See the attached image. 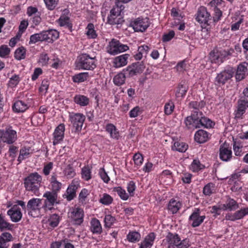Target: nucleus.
<instances>
[{
    "instance_id": "obj_1",
    "label": "nucleus",
    "mask_w": 248,
    "mask_h": 248,
    "mask_svg": "<svg viewBox=\"0 0 248 248\" xmlns=\"http://www.w3.org/2000/svg\"><path fill=\"white\" fill-rule=\"evenodd\" d=\"M185 122L188 128H211L215 125V123L210 119L203 116L201 111H194L191 116L186 118Z\"/></svg>"
},
{
    "instance_id": "obj_2",
    "label": "nucleus",
    "mask_w": 248,
    "mask_h": 248,
    "mask_svg": "<svg viewBox=\"0 0 248 248\" xmlns=\"http://www.w3.org/2000/svg\"><path fill=\"white\" fill-rule=\"evenodd\" d=\"M42 176L37 172L30 174L24 179V184L26 189L35 193L41 186Z\"/></svg>"
},
{
    "instance_id": "obj_3",
    "label": "nucleus",
    "mask_w": 248,
    "mask_h": 248,
    "mask_svg": "<svg viewBox=\"0 0 248 248\" xmlns=\"http://www.w3.org/2000/svg\"><path fill=\"white\" fill-rule=\"evenodd\" d=\"M168 248H187L190 246L189 241L186 239L181 241L176 233L169 232L166 236Z\"/></svg>"
},
{
    "instance_id": "obj_4",
    "label": "nucleus",
    "mask_w": 248,
    "mask_h": 248,
    "mask_svg": "<svg viewBox=\"0 0 248 248\" xmlns=\"http://www.w3.org/2000/svg\"><path fill=\"white\" fill-rule=\"evenodd\" d=\"M77 67L79 69L85 70L93 69L96 67L94 58L86 54H83L79 57Z\"/></svg>"
},
{
    "instance_id": "obj_5",
    "label": "nucleus",
    "mask_w": 248,
    "mask_h": 248,
    "mask_svg": "<svg viewBox=\"0 0 248 248\" xmlns=\"http://www.w3.org/2000/svg\"><path fill=\"white\" fill-rule=\"evenodd\" d=\"M42 200L38 198H32L30 200L27 204V210L29 215L35 217L39 216L41 210Z\"/></svg>"
},
{
    "instance_id": "obj_6",
    "label": "nucleus",
    "mask_w": 248,
    "mask_h": 248,
    "mask_svg": "<svg viewBox=\"0 0 248 248\" xmlns=\"http://www.w3.org/2000/svg\"><path fill=\"white\" fill-rule=\"evenodd\" d=\"M211 19V16L209 13L207 11L206 7L201 6L199 8L196 20L200 24H203L206 27V25H208V21Z\"/></svg>"
},
{
    "instance_id": "obj_7",
    "label": "nucleus",
    "mask_w": 248,
    "mask_h": 248,
    "mask_svg": "<svg viewBox=\"0 0 248 248\" xmlns=\"http://www.w3.org/2000/svg\"><path fill=\"white\" fill-rule=\"evenodd\" d=\"M0 132L1 133L0 139L3 142L12 144L16 139V132L11 127L6 128L5 130H0Z\"/></svg>"
},
{
    "instance_id": "obj_8",
    "label": "nucleus",
    "mask_w": 248,
    "mask_h": 248,
    "mask_svg": "<svg viewBox=\"0 0 248 248\" xmlns=\"http://www.w3.org/2000/svg\"><path fill=\"white\" fill-rule=\"evenodd\" d=\"M143 62L133 63L123 70V72H127L128 76L131 77L138 74L141 73L145 69Z\"/></svg>"
},
{
    "instance_id": "obj_9",
    "label": "nucleus",
    "mask_w": 248,
    "mask_h": 248,
    "mask_svg": "<svg viewBox=\"0 0 248 248\" xmlns=\"http://www.w3.org/2000/svg\"><path fill=\"white\" fill-rule=\"evenodd\" d=\"M233 74L234 71L232 68L225 69L217 74L216 78V82L218 85H224L228 80L233 77Z\"/></svg>"
},
{
    "instance_id": "obj_10",
    "label": "nucleus",
    "mask_w": 248,
    "mask_h": 248,
    "mask_svg": "<svg viewBox=\"0 0 248 248\" xmlns=\"http://www.w3.org/2000/svg\"><path fill=\"white\" fill-rule=\"evenodd\" d=\"M231 54L229 50L225 49L217 50L216 52L214 50L210 52V59L212 62L221 63L223 62V59Z\"/></svg>"
},
{
    "instance_id": "obj_11",
    "label": "nucleus",
    "mask_w": 248,
    "mask_h": 248,
    "mask_svg": "<svg viewBox=\"0 0 248 248\" xmlns=\"http://www.w3.org/2000/svg\"><path fill=\"white\" fill-rule=\"evenodd\" d=\"M70 119L73 127L75 128V132L80 131L85 121V116L80 113H76L70 115Z\"/></svg>"
},
{
    "instance_id": "obj_12",
    "label": "nucleus",
    "mask_w": 248,
    "mask_h": 248,
    "mask_svg": "<svg viewBox=\"0 0 248 248\" xmlns=\"http://www.w3.org/2000/svg\"><path fill=\"white\" fill-rule=\"evenodd\" d=\"M68 217L76 225H80L83 221L84 212L82 209L76 208L68 213Z\"/></svg>"
},
{
    "instance_id": "obj_13",
    "label": "nucleus",
    "mask_w": 248,
    "mask_h": 248,
    "mask_svg": "<svg viewBox=\"0 0 248 248\" xmlns=\"http://www.w3.org/2000/svg\"><path fill=\"white\" fill-rule=\"evenodd\" d=\"M131 26L135 31L143 32L149 27L148 19L138 18L131 23Z\"/></svg>"
},
{
    "instance_id": "obj_14",
    "label": "nucleus",
    "mask_w": 248,
    "mask_h": 248,
    "mask_svg": "<svg viewBox=\"0 0 248 248\" xmlns=\"http://www.w3.org/2000/svg\"><path fill=\"white\" fill-rule=\"evenodd\" d=\"M46 198L44 207L51 209L55 203L57 199L58 195L55 191H47L43 195Z\"/></svg>"
},
{
    "instance_id": "obj_15",
    "label": "nucleus",
    "mask_w": 248,
    "mask_h": 248,
    "mask_svg": "<svg viewBox=\"0 0 248 248\" xmlns=\"http://www.w3.org/2000/svg\"><path fill=\"white\" fill-rule=\"evenodd\" d=\"M113 40L110 46L109 53L113 55L125 51L128 49L127 45L121 44L119 41H114Z\"/></svg>"
},
{
    "instance_id": "obj_16",
    "label": "nucleus",
    "mask_w": 248,
    "mask_h": 248,
    "mask_svg": "<svg viewBox=\"0 0 248 248\" xmlns=\"http://www.w3.org/2000/svg\"><path fill=\"white\" fill-rule=\"evenodd\" d=\"M205 218V216H201L200 215V209L197 208L189 217V220L192 221L191 226L193 227H196L203 222Z\"/></svg>"
},
{
    "instance_id": "obj_17",
    "label": "nucleus",
    "mask_w": 248,
    "mask_h": 248,
    "mask_svg": "<svg viewBox=\"0 0 248 248\" xmlns=\"http://www.w3.org/2000/svg\"><path fill=\"white\" fill-rule=\"evenodd\" d=\"M65 126L64 124H60L55 129L53 133L54 140L53 143L54 145L58 144L61 141H62L64 137V132Z\"/></svg>"
},
{
    "instance_id": "obj_18",
    "label": "nucleus",
    "mask_w": 248,
    "mask_h": 248,
    "mask_svg": "<svg viewBox=\"0 0 248 248\" xmlns=\"http://www.w3.org/2000/svg\"><path fill=\"white\" fill-rule=\"evenodd\" d=\"M7 214L10 217L12 221L17 222L21 220L22 214L20 209L17 207L16 205H14L7 212Z\"/></svg>"
},
{
    "instance_id": "obj_19",
    "label": "nucleus",
    "mask_w": 248,
    "mask_h": 248,
    "mask_svg": "<svg viewBox=\"0 0 248 248\" xmlns=\"http://www.w3.org/2000/svg\"><path fill=\"white\" fill-rule=\"evenodd\" d=\"M129 56V54H125L115 58L114 60V67L118 68L125 65L127 63V59Z\"/></svg>"
},
{
    "instance_id": "obj_20",
    "label": "nucleus",
    "mask_w": 248,
    "mask_h": 248,
    "mask_svg": "<svg viewBox=\"0 0 248 248\" xmlns=\"http://www.w3.org/2000/svg\"><path fill=\"white\" fill-rule=\"evenodd\" d=\"M209 134L203 130H199L195 134V140L197 142L202 143L207 141L209 139Z\"/></svg>"
},
{
    "instance_id": "obj_21",
    "label": "nucleus",
    "mask_w": 248,
    "mask_h": 248,
    "mask_svg": "<svg viewBox=\"0 0 248 248\" xmlns=\"http://www.w3.org/2000/svg\"><path fill=\"white\" fill-rule=\"evenodd\" d=\"M232 151L224 146H220L219 148L220 158L224 161H229L232 157Z\"/></svg>"
},
{
    "instance_id": "obj_22",
    "label": "nucleus",
    "mask_w": 248,
    "mask_h": 248,
    "mask_svg": "<svg viewBox=\"0 0 248 248\" xmlns=\"http://www.w3.org/2000/svg\"><path fill=\"white\" fill-rule=\"evenodd\" d=\"M12 238V235L9 232H3L0 235V248H8V243L11 241Z\"/></svg>"
},
{
    "instance_id": "obj_23",
    "label": "nucleus",
    "mask_w": 248,
    "mask_h": 248,
    "mask_svg": "<svg viewBox=\"0 0 248 248\" xmlns=\"http://www.w3.org/2000/svg\"><path fill=\"white\" fill-rule=\"evenodd\" d=\"M247 71V67L245 63L240 64L237 67L235 75V78L237 81H240L244 79L245 77V73Z\"/></svg>"
},
{
    "instance_id": "obj_24",
    "label": "nucleus",
    "mask_w": 248,
    "mask_h": 248,
    "mask_svg": "<svg viewBox=\"0 0 248 248\" xmlns=\"http://www.w3.org/2000/svg\"><path fill=\"white\" fill-rule=\"evenodd\" d=\"M90 229L93 233L100 234L102 232V227L100 221L95 218L91 220Z\"/></svg>"
},
{
    "instance_id": "obj_25",
    "label": "nucleus",
    "mask_w": 248,
    "mask_h": 248,
    "mask_svg": "<svg viewBox=\"0 0 248 248\" xmlns=\"http://www.w3.org/2000/svg\"><path fill=\"white\" fill-rule=\"evenodd\" d=\"M155 239V234L154 232L150 233L145 238L144 241L141 244L140 248H150L153 245Z\"/></svg>"
},
{
    "instance_id": "obj_26",
    "label": "nucleus",
    "mask_w": 248,
    "mask_h": 248,
    "mask_svg": "<svg viewBox=\"0 0 248 248\" xmlns=\"http://www.w3.org/2000/svg\"><path fill=\"white\" fill-rule=\"evenodd\" d=\"M120 2H117L116 5L114 6L110 11V15L108 16L110 18V22L113 23L114 16H121V13L123 9H121L122 5H120Z\"/></svg>"
},
{
    "instance_id": "obj_27",
    "label": "nucleus",
    "mask_w": 248,
    "mask_h": 248,
    "mask_svg": "<svg viewBox=\"0 0 248 248\" xmlns=\"http://www.w3.org/2000/svg\"><path fill=\"white\" fill-rule=\"evenodd\" d=\"M27 108V104L20 100L16 101L13 106V109L16 112H23Z\"/></svg>"
},
{
    "instance_id": "obj_28",
    "label": "nucleus",
    "mask_w": 248,
    "mask_h": 248,
    "mask_svg": "<svg viewBox=\"0 0 248 248\" xmlns=\"http://www.w3.org/2000/svg\"><path fill=\"white\" fill-rule=\"evenodd\" d=\"M225 210L228 209L230 211L234 210L239 207L238 204L233 199L228 198L225 204L223 205Z\"/></svg>"
},
{
    "instance_id": "obj_29",
    "label": "nucleus",
    "mask_w": 248,
    "mask_h": 248,
    "mask_svg": "<svg viewBox=\"0 0 248 248\" xmlns=\"http://www.w3.org/2000/svg\"><path fill=\"white\" fill-rule=\"evenodd\" d=\"M77 188L78 186L73 185V183L68 186L66 193V198L68 201L73 200L76 196V192Z\"/></svg>"
},
{
    "instance_id": "obj_30",
    "label": "nucleus",
    "mask_w": 248,
    "mask_h": 248,
    "mask_svg": "<svg viewBox=\"0 0 248 248\" xmlns=\"http://www.w3.org/2000/svg\"><path fill=\"white\" fill-rule=\"evenodd\" d=\"M106 130L109 133L111 138L118 139L119 137V132L117 131L116 127L111 124H108L106 126Z\"/></svg>"
},
{
    "instance_id": "obj_31",
    "label": "nucleus",
    "mask_w": 248,
    "mask_h": 248,
    "mask_svg": "<svg viewBox=\"0 0 248 248\" xmlns=\"http://www.w3.org/2000/svg\"><path fill=\"white\" fill-rule=\"evenodd\" d=\"M126 75L128 76L127 72L120 73L116 75L113 78L114 84L117 86L123 84L125 82Z\"/></svg>"
},
{
    "instance_id": "obj_32",
    "label": "nucleus",
    "mask_w": 248,
    "mask_h": 248,
    "mask_svg": "<svg viewBox=\"0 0 248 248\" xmlns=\"http://www.w3.org/2000/svg\"><path fill=\"white\" fill-rule=\"evenodd\" d=\"M74 101L81 106H85L89 104V99L84 95H77L74 97Z\"/></svg>"
},
{
    "instance_id": "obj_33",
    "label": "nucleus",
    "mask_w": 248,
    "mask_h": 248,
    "mask_svg": "<svg viewBox=\"0 0 248 248\" xmlns=\"http://www.w3.org/2000/svg\"><path fill=\"white\" fill-rule=\"evenodd\" d=\"M248 107V101L245 100H240L238 102V107L236 113V117H238L242 115L245 111L246 109Z\"/></svg>"
},
{
    "instance_id": "obj_34",
    "label": "nucleus",
    "mask_w": 248,
    "mask_h": 248,
    "mask_svg": "<svg viewBox=\"0 0 248 248\" xmlns=\"http://www.w3.org/2000/svg\"><path fill=\"white\" fill-rule=\"evenodd\" d=\"M188 86L185 82L183 84H179L175 94L176 97H183L185 95Z\"/></svg>"
},
{
    "instance_id": "obj_35",
    "label": "nucleus",
    "mask_w": 248,
    "mask_h": 248,
    "mask_svg": "<svg viewBox=\"0 0 248 248\" xmlns=\"http://www.w3.org/2000/svg\"><path fill=\"white\" fill-rule=\"evenodd\" d=\"M188 145L184 142L175 141L172 149L180 152H185L187 149Z\"/></svg>"
},
{
    "instance_id": "obj_36",
    "label": "nucleus",
    "mask_w": 248,
    "mask_h": 248,
    "mask_svg": "<svg viewBox=\"0 0 248 248\" xmlns=\"http://www.w3.org/2000/svg\"><path fill=\"white\" fill-rule=\"evenodd\" d=\"M181 203L175 200H171L168 204V209L173 214L176 213L179 209Z\"/></svg>"
},
{
    "instance_id": "obj_37",
    "label": "nucleus",
    "mask_w": 248,
    "mask_h": 248,
    "mask_svg": "<svg viewBox=\"0 0 248 248\" xmlns=\"http://www.w3.org/2000/svg\"><path fill=\"white\" fill-rule=\"evenodd\" d=\"M50 183L52 186V191H55L57 193L61 189L62 184L57 181L56 176L54 175H52Z\"/></svg>"
},
{
    "instance_id": "obj_38",
    "label": "nucleus",
    "mask_w": 248,
    "mask_h": 248,
    "mask_svg": "<svg viewBox=\"0 0 248 248\" xmlns=\"http://www.w3.org/2000/svg\"><path fill=\"white\" fill-rule=\"evenodd\" d=\"M26 49L23 46L18 48L15 52V58L18 60L25 58Z\"/></svg>"
},
{
    "instance_id": "obj_39",
    "label": "nucleus",
    "mask_w": 248,
    "mask_h": 248,
    "mask_svg": "<svg viewBox=\"0 0 248 248\" xmlns=\"http://www.w3.org/2000/svg\"><path fill=\"white\" fill-rule=\"evenodd\" d=\"M61 26H66L68 29L72 28V24L70 23V18L66 16H61L58 21Z\"/></svg>"
},
{
    "instance_id": "obj_40",
    "label": "nucleus",
    "mask_w": 248,
    "mask_h": 248,
    "mask_svg": "<svg viewBox=\"0 0 248 248\" xmlns=\"http://www.w3.org/2000/svg\"><path fill=\"white\" fill-rule=\"evenodd\" d=\"M140 238V234L137 232H130L127 235V240L130 242L138 241Z\"/></svg>"
},
{
    "instance_id": "obj_41",
    "label": "nucleus",
    "mask_w": 248,
    "mask_h": 248,
    "mask_svg": "<svg viewBox=\"0 0 248 248\" xmlns=\"http://www.w3.org/2000/svg\"><path fill=\"white\" fill-rule=\"evenodd\" d=\"M88 77V73H81L73 77V81L75 82H81L86 80Z\"/></svg>"
},
{
    "instance_id": "obj_42",
    "label": "nucleus",
    "mask_w": 248,
    "mask_h": 248,
    "mask_svg": "<svg viewBox=\"0 0 248 248\" xmlns=\"http://www.w3.org/2000/svg\"><path fill=\"white\" fill-rule=\"evenodd\" d=\"M86 34L90 38H95L97 34L94 30V25L92 23H89L87 27Z\"/></svg>"
},
{
    "instance_id": "obj_43",
    "label": "nucleus",
    "mask_w": 248,
    "mask_h": 248,
    "mask_svg": "<svg viewBox=\"0 0 248 248\" xmlns=\"http://www.w3.org/2000/svg\"><path fill=\"white\" fill-rule=\"evenodd\" d=\"M113 191L117 192L120 198L124 200H126L128 198L129 196L128 194L121 187H114Z\"/></svg>"
},
{
    "instance_id": "obj_44",
    "label": "nucleus",
    "mask_w": 248,
    "mask_h": 248,
    "mask_svg": "<svg viewBox=\"0 0 248 248\" xmlns=\"http://www.w3.org/2000/svg\"><path fill=\"white\" fill-rule=\"evenodd\" d=\"M205 105V103L203 101L198 102L197 101H192L189 104V107L191 108H193L195 110L199 111V109L202 108Z\"/></svg>"
},
{
    "instance_id": "obj_45",
    "label": "nucleus",
    "mask_w": 248,
    "mask_h": 248,
    "mask_svg": "<svg viewBox=\"0 0 248 248\" xmlns=\"http://www.w3.org/2000/svg\"><path fill=\"white\" fill-rule=\"evenodd\" d=\"M47 8L49 10H54L57 6L59 0H44Z\"/></svg>"
},
{
    "instance_id": "obj_46",
    "label": "nucleus",
    "mask_w": 248,
    "mask_h": 248,
    "mask_svg": "<svg viewBox=\"0 0 248 248\" xmlns=\"http://www.w3.org/2000/svg\"><path fill=\"white\" fill-rule=\"evenodd\" d=\"M113 201L112 198L108 194H104L103 197L99 200L100 202L104 205H109Z\"/></svg>"
},
{
    "instance_id": "obj_47",
    "label": "nucleus",
    "mask_w": 248,
    "mask_h": 248,
    "mask_svg": "<svg viewBox=\"0 0 248 248\" xmlns=\"http://www.w3.org/2000/svg\"><path fill=\"white\" fill-rule=\"evenodd\" d=\"M10 49L7 45H2L0 46V57L6 58L10 53Z\"/></svg>"
},
{
    "instance_id": "obj_48",
    "label": "nucleus",
    "mask_w": 248,
    "mask_h": 248,
    "mask_svg": "<svg viewBox=\"0 0 248 248\" xmlns=\"http://www.w3.org/2000/svg\"><path fill=\"white\" fill-rule=\"evenodd\" d=\"M12 225L6 222L0 215V229L1 231L5 230H11Z\"/></svg>"
},
{
    "instance_id": "obj_49",
    "label": "nucleus",
    "mask_w": 248,
    "mask_h": 248,
    "mask_svg": "<svg viewBox=\"0 0 248 248\" xmlns=\"http://www.w3.org/2000/svg\"><path fill=\"white\" fill-rule=\"evenodd\" d=\"M37 42H43L41 32L39 33H35L30 36L29 44H35Z\"/></svg>"
},
{
    "instance_id": "obj_50",
    "label": "nucleus",
    "mask_w": 248,
    "mask_h": 248,
    "mask_svg": "<svg viewBox=\"0 0 248 248\" xmlns=\"http://www.w3.org/2000/svg\"><path fill=\"white\" fill-rule=\"evenodd\" d=\"M64 174L68 178H73L75 176L76 172L73 166L68 165L64 170Z\"/></svg>"
},
{
    "instance_id": "obj_51",
    "label": "nucleus",
    "mask_w": 248,
    "mask_h": 248,
    "mask_svg": "<svg viewBox=\"0 0 248 248\" xmlns=\"http://www.w3.org/2000/svg\"><path fill=\"white\" fill-rule=\"evenodd\" d=\"M235 218L240 219L242 218L244 216L248 214V207L240 209L234 213Z\"/></svg>"
},
{
    "instance_id": "obj_52",
    "label": "nucleus",
    "mask_w": 248,
    "mask_h": 248,
    "mask_svg": "<svg viewBox=\"0 0 248 248\" xmlns=\"http://www.w3.org/2000/svg\"><path fill=\"white\" fill-rule=\"evenodd\" d=\"M114 22L113 23H111L110 22V18L109 17H108V22L110 25H122L123 22H124V20L123 19V17L122 16H114Z\"/></svg>"
},
{
    "instance_id": "obj_53",
    "label": "nucleus",
    "mask_w": 248,
    "mask_h": 248,
    "mask_svg": "<svg viewBox=\"0 0 248 248\" xmlns=\"http://www.w3.org/2000/svg\"><path fill=\"white\" fill-rule=\"evenodd\" d=\"M115 220V218L114 217L110 215H106L104 218L105 226L110 228L113 225Z\"/></svg>"
},
{
    "instance_id": "obj_54",
    "label": "nucleus",
    "mask_w": 248,
    "mask_h": 248,
    "mask_svg": "<svg viewBox=\"0 0 248 248\" xmlns=\"http://www.w3.org/2000/svg\"><path fill=\"white\" fill-rule=\"evenodd\" d=\"M49 222L50 226L53 228L57 227L59 223V217L56 214L52 215L49 220Z\"/></svg>"
},
{
    "instance_id": "obj_55",
    "label": "nucleus",
    "mask_w": 248,
    "mask_h": 248,
    "mask_svg": "<svg viewBox=\"0 0 248 248\" xmlns=\"http://www.w3.org/2000/svg\"><path fill=\"white\" fill-rule=\"evenodd\" d=\"M48 37L51 42H53L56 40L59 36V32L55 30H48Z\"/></svg>"
},
{
    "instance_id": "obj_56",
    "label": "nucleus",
    "mask_w": 248,
    "mask_h": 248,
    "mask_svg": "<svg viewBox=\"0 0 248 248\" xmlns=\"http://www.w3.org/2000/svg\"><path fill=\"white\" fill-rule=\"evenodd\" d=\"M82 176L86 181L91 179V170L89 167H85L82 169Z\"/></svg>"
},
{
    "instance_id": "obj_57",
    "label": "nucleus",
    "mask_w": 248,
    "mask_h": 248,
    "mask_svg": "<svg viewBox=\"0 0 248 248\" xmlns=\"http://www.w3.org/2000/svg\"><path fill=\"white\" fill-rule=\"evenodd\" d=\"M133 160L135 165L140 166L142 164L143 157L140 153H136L133 156Z\"/></svg>"
},
{
    "instance_id": "obj_58",
    "label": "nucleus",
    "mask_w": 248,
    "mask_h": 248,
    "mask_svg": "<svg viewBox=\"0 0 248 248\" xmlns=\"http://www.w3.org/2000/svg\"><path fill=\"white\" fill-rule=\"evenodd\" d=\"M203 167V165H202L198 160H194L191 165V168L192 169L193 171H197Z\"/></svg>"
},
{
    "instance_id": "obj_59",
    "label": "nucleus",
    "mask_w": 248,
    "mask_h": 248,
    "mask_svg": "<svg viewBox=\"0 0 248 248\" xmlns=\"http://www.w3.org/2000/svg\"><path fill=\"white\" fill-rule=\"evenodd\" d=\"M174 106L172 102H169L165 104L164 107V112L167 115L170 114L174 109Z\"/></svg>"
},
{
    "instance_id": "obj_60",
    "label": "nucleus",
    "mask_w": 248,
    "mask_h": 248,
    "mask_svg": "<svg viewBox=\"0 0 248 248\" xmlns=\"http://www.w3.org/2000/svg\"><path fill=\"white\" fill-rule=\"evenodd\" d=\"M214 11L215 12V15L213 16V20L215 22H217L218 21L221 17L222 12L217 6H215L214 8Z\"/></svg>"
},
{
    "instance_id": "obj_61",
    "label": "nucleus",
    "mask_w": 248,
    "mask_h": 248,
    "mask_svg": "<svg viewBox=\"0 0 248 248\" xmlns=\"http://www.w3.org/2000/svg\"><path fill=\"white\" fill-rule=\"evenodd\" d=\"M99 175L105 183H107L110 180L109 177L108 176L104 168H101L100 169Z\"/></svg>"
},
{
    "instance_id": "obj_62",
    "label": "nucleus",
    "mask_w": 248,
    "mask_h": 248,
    "mask_svg": "<svg viewBox=\"0 0 248 248\" xmlns=\"http://www.w3.org/2000/svg\"><path fill=\"white\" fill-rule=\"evenodd\" d=\"M175 35V32L173 31H170L168 33H166L163 35L162 41L164 42H166L170 41Z\"/></svg>"
},
{
    "instance_id": "obj_63",
    "label": "nucleus",
    "mask_w": 248,
    "mask_h": 248,
    "mask_svg": "<svg viewBox=\"0 0 248 248\" xmlns=\"http://www.w3.org/2000/svg\"><path fill=\"white\" fill-rule=\"evenodd\" d=\"M213 184L212 183H209L206 185L203 188V193L205 195H210L212 193V189Z\"/></svg>"
},
{
    "instance_id": "obj_64",
    "label": "nucleus",
    "mask_w": 248,
    "mask_h": 248,
    "mask_svg": "<svg viewBox=\"0 0 248 248\" xmlns=\"http://www.w3.org/2000/svg\"><path fill=\"white\" fill-rule=\"evenodd\" d=\"M140 108L139 107H136L129 112V116L131 118L137 117L140 113Z\"/></svg>"
}]
</instances>
